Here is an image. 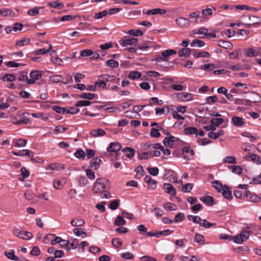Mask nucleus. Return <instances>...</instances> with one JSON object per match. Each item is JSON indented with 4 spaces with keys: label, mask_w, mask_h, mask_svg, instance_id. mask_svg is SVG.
Segmentation results:
<instances>
[{
    "label": "nucleus",
    "mask_w": 261,
    "mask_h": 261,
    "mask_svg": "<svg viewBox=\"0 0 261 261\" xmlns=\"http://www.w3.org/2000/svg\"><path fill=\"white\" fill-rule=\"evenodd\" d=\"M110 182L106 178H97L94 184L92 191L94 193L98 194L101 193L105 190L110 189Z\"/></svg>",
    "instance_id": "1"
},
{
    "label": "nucleus",
    "mask_w": 261,
    "mask_h": 261,
    "mask_svg": "<svg viewBox=\"0 0 261 261\" xmlns=\"http://www.w3.org/2000/svg\"><path fill=\"white\" fill-rule=\"evenodd\" d=\"M29 115L28 113L19 112L17 114L12 118V123L14 124L20 125L29 123V119L26 116Z\"/></svg>",
    "instance_id": "2"
},
{
    "label": "nucleus",
    "mask_w": 261,
    "mask_h": 261,
    "mask_svg": "<svg viewBox=\"0 0 261 261\" xmlns=\"http://www.w3.org/2000/svg\"><path fill=\"white\" fill-rule=\"evenodd\" d=\"M176 51L173 49H168L162 52L161 55H157L155 56V60L158 62H161L162 61H167V58L171 55L176 54Z\"/></svg>",
    "instance_id": "3"
},
{
    "label": "nucleus",
    "mask_w": 261,
    "mask_h": 261,
    "mask_svg": "<svg viewBox=\"0 0 261 261\" xmlns=\"http://www.w3.org/2000/svg\"><path fill=\"white\" fill-rule=\"evenodd\" d=\"M13 233L17 237L23 240H30L33 236L31 232L22 231L18 228L14 229Z\"/></svg>",
    "instance_id": "4"
},
{
    "label": "nucleus",
    "mask_w": 261,
    "mask_h": 261,
    "mask_svg": "<svg viewBox=\"0 0 261 261\" xmlns=\"http://www.w3.org/2000/svg\"><path fill=\"white\" fill-rule=\"evenodd\" d=\"M30 79L28 81V84H33L36 82V80H38L42 76V74L39 71H32L30 74Z\"/></svg>",
    "instance_id": "5"
},
{
    "label": "nucleus",
    "mask_w": 261,
    "mask_h": 261,
    "mask_svg": "<svg viewBox=\"0 0 261 261\" xmlns=\"http://www.w3.org/2000/svg\"><path fill=\"white\" fill-rule=\"evenodd\" d=\"M163 189L166 193L172 196L176 195V189L171 184L165 183L163 185Z\"/></svg>",
    "instance_id": "6"
},
{
    "label": "nucleus",
    "mask_w": 261,
    "mask_h": 261,
    "mask_svg": "<svg viewBox=\"0 0 261 261\" xmlns=\"http://www.w3.org/2000/svg\"><path fill=\"white\" fill-rule=\"evenodd\" d=\"M144 181L148 185V188H150L151 190L156 189L157 181L155 179H152L150 175H146Z\"/></svg>",
    "instance_id": "7"
},
{
    "label": "nucleus",
    "mask_w": 261,
    "mask_h": 261,
    "mask_svg": "<svg viewBox=\"0 0 261 261\" xmlns=\"http://www.w3.org/2000/svg\"><path fill=\"white\" fill-rule=\"evenodd\" d=\"M248 18L250 22L245 23V26L248 28H250L253 25L260 23V19L258 17L253 15H249Z\"/></svg>",
    "instance_id": "8"
},
{
    "label": "nucleus",
    "mask_w": 261,
    "mask_h": 261,
    "mask_svg": "<svg viewBox=\"0 0 261 261\" xmlns=\"http://www.w3.org/2000/svg\"><path fill=\"white\" fill-rule=\"evenodd\" d=\"M175 21L177 24L180 27H188L190 25V21L185 17H179L177 18Z\"/></svg>",
    "instance_id": "9"
},
{
    "label": "nucleus",
    "mask_w": 261,
    "mask_h": 261,
    "mask_svg": "<svg viewBox=\"0 0 261 261\" xmlns=\"http://www.w3.org/2000/svg\"><path fill=\"white\" fill-rule=\"evenodd\" d=\"M121 148L120 144L117 142H112L110 144L109 146L107 148V151L110 152H116Z\"/></svg>",
    "instance_id": "10"
},
{
    "label": "nucleus",
    "mask_w": 261,
    "mask_h": 261,
    "mask_svg": "<svg viewBox=\"0 0 261 261\" xmlns=\"http://www.w3.org/2000/svg\"><path fill=\"white\" fill-rule=\"evenodd\" d=\"M261 50L260 48L255 49L253 48H249L245 50V55L249 58L254 57L258 55V50Z\"/></svg>",
    "instance_id": "11"
},
{
    "label": "nucleus",
    "mask_w": 261,
    "mask_h": 261,
    "mask_svg": "<svg viewBox=\"0 0 261 261\" xmlns=\"http://www.w3.org/2000/svg\"><path fill=\"white\" fill-rule=\"evenodd\" d=\"M100 77L103 79L107 82H112L113 83H119L120 79L114 75H109L108 74H103L100 75Z\"/></svg>",
    "instance_id": "12"
},
{
    "label": "nucleus",
    "mask_w": 261,
    "mask_h": 261,
    "mask_svg": "<svg viewBox=\"0 0 261 261\" xmlns=\"http://www.w3.org/2000/svg\"><path fill=\"white\" fill-rule=\"evenodd\" d=\"M244 159L247 161H251L255 162L257 165L261 164L260 158L256 154H251L250 155H246L244 156Z\"/></svg>",
    "instance_id": "13"
},
{
    "label": "nucleus",
    "mask_w": 261,
    "mask_h": 261,
    "mask_svg": "<svg viewBox=\"0 0 261 261\" xmlns=\"http://www.w3.org/2000/svg\"><path fill=\"white\" fill-rule=\"evenodd\" d=\"M90 135L92 137H101L106 135L105 131L101 128H98L91 130Z\"/></svg>",
    "instance_id": "14"
},
{
    "label": "nucleus",
    "mask_w": 261,
    "mask_h": 261,
    "mask_svg": "<svg viewBox=\"0 0 261 261\" xmlns=\"http://www.w3.org/2000/svg\"><path fill=\"white\" fill-rule=\"evenodd\" d=\"M200 200L208 206H213L215 204L214 198L211 196L201 197Z\"/></svg>",
    "instance_id": "15"
},
{
    "label": "nucleus",
    "mask_w": 261,
    "mask_h": 261,
    "mask_svg": "<svg viewBox=\"0 0 261 261\" xmlns=\"http://www.w3.org/2000/svg\"><path fill=\"white\" fill-rule=\"evenodd\" d=\"M122 41L121 44L123 46L127 47V45H137L138 43V39L136 38H132L127 39H122L121 40Z\"/></svg>",
    "instance_id": "16"
},
{
    "label": "nucleus",
    "mask_w": 261,
    "mask_h": 261,
    "mask_svg": "<svg viewBox=\"0 0 261 261\" xmlns=\"http://www.w3.org/2000/svg\"><path fill=\"white\" fill-rule=\"evenodd\" d=\"M166 13V11L165 9L160 8H155L151 10H148L146 14L148 15H156L159 14H164Z\"/></svg>",
    "instance_id": "17"
},
{
    "label": "nucleus",
    "mask_w": 261,
    "mask_h": 261,
    "mask_svg": "<svg viewBox=\"0 0 261 261\" xmlns=\"http://www.w3.org/2000/svg\"><path fill=\"white\" fill-rule=\"evenodd\" d=\"M122 151L123 152H127L126 156L129 159H131L134 156L136 152L134 148L129 147H126L123 148Z\"/></svg>",
    "instance_id": "18"
},
{
    "label": "nucleus",
    "mask_w": 261,
    "mask_h": 261,
    "mask_svg": "<svg viewBox=\"0 0 261 261\" xmlns=\"http://www.w3.org/2000/svg\"><path fill=\"white\" fill-rule=\"evenodd\" d=\"M222 193L223 197L228 200H230L232 198V195L231 191L229 190L228 187L225 186L224 189H222Z\"/></svg>",
    "instance_id": "19"
},
{
    "label": "nucleus",
    "mask_w": 261,
    "mask_h": 261,
    "mask_svg": "<svg viewBox=\"0 0 261 261\" xmlns=\"http://www.w3.org/2000/svg\"><path fill=\"white\" fill-rule=\"evenodd\" d=\"M174 137L170 136L169 137H166L163 140V144L169 147H171L173 145L174 140L173 139Z\"/></svg>",
    "instance_id": "20"
},
{
    "label": "nucleus",
    "mask_w": 261,
    "mask_h": 261,
    "mask_svg": "<svg viewBox=\"0 0 261 261\" xmlns=\"http://www.w3.org/2000/svg\"><path fill=\"white\" fill-rule=\"evenodd\" d=\"M250 96L247 99V101L251 102H256L259 101V94L255 92H251L250 93Z\"/></svg>",
    "instance_id": "21"
},
{
    "label": "nucleus",
    "mask_w": 261,
    "mask_h": 261,
    "mask_svg": "<svg viewBox=\"0 0 261 261\" xmlns=\"http://www.w3.org/2000/svg\"><path fill=\"white\" fill-rule=\"evenodd\" d=\"M218 45L227 49H230L232 48V44H231L230 42L227 41H224V40H220L219 41Z\"/></svg>",
    "instance_id": "22"
},
{
    "label": "nucleus",
    "mask_w": 261,
    "mask_h": 261,
    "mask_svg": "<svg viewBox=\"0 0 261 261\" xmlns=\"http://www.w3.org/2000/svg\"><path fill=\"white\" fill-rule=\"evenodd\" d=\"M184 132L186 135H198V129L195 127H187L184 129Z\"/></svg>",
    "instance_id": "23"
},
{
    "label": "nucleus",
    "mask_w": 261,
    "mask_h": 261,
    "mask_svg": "<svg viewBox=\"0 0 261 261\" xmlns=\"http://www.w3.org/2000/svg\"><path fill=\"white\" fill-rule=\"evenodd\" d=\"M224 131L222 129L219 130L217 133H214L212 132H210L208 134V137L213 139H217L220 136L224 135Z\"/></svg>",
    "instance_id": "24"
},
{
    "label": "nucleus",
    "mask_w": 261,
    "mask_h": 261,
    "mask_svg": "<svg viewBox=\"0 0 261 261\" xmlns=\"http://www.w3.org/2000/svg\"><path fill=\"white\" fill-rule=\"evenodd\" d=\"M179 98L182 101H189L193 99V95L191 93L182 92L180 94Z\"/></svg>",
    "instance_id": "25"
},
{
    "label": "nucleus",
    "mask_w": 261,
    "mask_h": 261,
    "mask_svg": "<svg viewBox=\"0 0 261 261\" xmlns=\"http://www.w3.org/2000/svg\"><path fill=\"white\" fill-rule=\"evenodd\" d=\"M30 43L31 42L30 39L24 38L22 40H17L15 43V45L19 47H22L25 45H29Z\"/></svg>",
    "instance_id": "26"
},
{
    "label": "nucleus",
    "mask_w": 261,
    "mask_h": 261,
    "mask_svg": "<svg viewBox=\"0 0 261 261\" xmlns=\"http://www.w3.org/2000/svg\"><path fill=\"white\" fill-rule=\"evenodd\" d=\"M101 162V161L100 159H99L98 158H94L91 161V167L94 168L95 170H97L99 168Z\"/></svg>",
    "instance_id": "27"
},
{
    "label": "nucleus",
    "mask_w": 261,
    "mask_h": 261,
    "mask_svg": "<svg viewBox=\"0 0 261 261\" xmlns=\"http://www.w3.org/2000/svg\"><path fill=\"white\" fill-rule=\"evenodd\" d=\"M194 240L196 242L201 245H203L205 243L204 237L200 233H196L195 234Z\"/></svg>",
    "instance_id": "28"
},
{
    "label": "nucleus",
    "mask_w": 261,
    "mask_h": 261,
    "mask_svg": "<svg viewBox=\"0 0 261 261\" xmlns=\"http://www.w3.org/2000/svg\"><path fill=\"white\" fill-rule=\"evenodd\" d=\"M232 121L236 126H242L243 123V118L238 116H234L232 118Z\"/></svg>",
    "instance_id": "29"
},
{
    "label": "nucleus",
    "mask_w": 261,
    "mask_h": 261,
    "mask_svg": "<svg viewBox=\"0 0 261 261\" xmlns=\"http://www.w3.org/2000/svg\"><path fill=\"white\" fill-rule=\"evenodd\" d=\"M179 259L181 261H199L198 258L194 255H191L190 256L182 255L180 256Z\"/></svg>",
    "instance_id": "30"
},
{
    "label": "nucleus",
    "mask_w": 261,
    "mask_h": 261,
    "mask_svg": "<svg viewBox=\"0 0 261 261\" xmlns=\"http://www.w3.org/2000/svg\"><path fill=\"white\" fill-rule=\"evenodd\" d=\"M74 233L77 237L82 236L83 238L87 237V233L84 231L82 228H77L73 229Z\"/></svg>",
    "instance_id": "31"
},
{
    "label": "nucleus",
    "mask_w": 261,
    "mask_h": 261,
    "mask_svg": "<svg viewBox=\"0 0 261 261\" xmlns=\"http://www.w3.org/2000/svg\"><path fill=\"white\" fill-rule=\"evenodd\" d=\"M191 53V49L189 48H184L181 49L178 51L179 57H187L190 55Z\"/></svg>",
    "instance_id": "32"
},
{
    "label": "nucleus",
    "mask_w": 261,
    "mask_h": 261,
    "mask_svg": "<svg viewBox=\"0 0 261 261\" xmlns=\"http://www.w3.org/2000/svg\"><path fill=\"white\" fill-rule=\"evenodd\" d=\"M126 223L125 220L123 219V216H118L115 220L114 223L117 226H122Z\"/></svg>",
    "instance_id": "33"
},
{
    "label": "nucleus",
    "mask_w": 261,
    "mask_h": 261,
    "mask_svg": "<svg viewBox=\"0 0 261 261\" xmlns=\"http://www.w3.org/2000/svg\"><path fill=\"white\" fill-rule=\"evenodd\" d=\"M229 168L230 169L233 173L237 174H241L242 172V168L238 165L230 166Z\"/></svg>",
    "instance_id": "34"
},
{
    "label": "nucleus",
    "mask_w": 261,
    "mask_h": 261,
    "mask_svg": "<svg viewBox=\"0 0 261 261\" xmlns=\"http://www.w3.org/2000/svg\"><path fill=\"white\" fill-rule=\"evenodd\" d=\"M72 226H82L85 223L83 220L81 219H77L76 220L72 219L70 222Z\"/></svg>",
    "instance_id": "35"
},
{
    "label": "nucleus",
    "mask_w": 261,
    "mask_h": 261,
    "mask_svg": "<svg viewBox=\"0 0 261 261\" xmlns=\"http://www.w3.org/2000/svg\"><path fill=\"white\" fill-rule=\"evenodd\" d=\"M141 74L137 71H132L128 74V77L131 80L138 79L141 77Z\"/></svg>",
    "instance_id": "36"
},
{
    "label": "nucleus",
    "mask_w": 261,
    "mask_h": 261,
    "mask_svg": "<svg viewBox=\"0 0 261 261\" xmlns=\"http://www.w3.org/2000/svg\"><path fill=\"white\" fill-rule=\"evenodd\" d=\"M48 5L54 8H58L59 9L63 8L64 5L62 3H59V1H54L48 3Z\"/></svg>",
    "instance_id": "37"
},
{
    "label": "nucleus",
    "mask_w": 261,
    "mask_h": 261,
    "mask_svg": "<svg viewBox=\"0 0 261 261\" xmlns=\"http://www.w3.org/2000/svg\"><path fill=\"white\" fill-rule=\"evenodd\" d=\"M204 42L203 41L196 39H194L191 43L190 45L192 47L196 46L198 47H202L204 45Z\"/></svg>",
    "instance_id": "38"
},
{
    "label": "nucleus",
    "mask_w": 261,
    "mask_h": 261,
    "mask_svg": "<svg viewBox=\"0 0 261 261\" xmlns=\"http://www.w3.org/2000/svg\"><path fill=\"white\" fill-rule=\"evenodd\" d=\"M128 34L130 35L138 37V36H142L143 34V33L142 32V31L141 30H140L139 29H137V30L132 29V30H129Z\"/></svg>",
    "instance_id": "39"
},
{
    "label": "nucleus",
    "mask_w": 261,
    "mask_h": 261,
    "mask_svg": "<svg viewBox=\"0 0 261 261\" xmlns=\"http://www.w3.org/2000/svg\"><path fill=\"white\" fill-rule=\"evenodd\" d=\"M212 184L213 187L219 192H221L222 191V189H224V188H223L222 185L218 180L213 181Z\"/></svg>",
    "instance_id": "40"
},
{
    "label": "nucleus",
    "mask_w": 261,
    "mask_h": 261,
    "mask_svg": "<svg viewBox=\"0 0 261 261\" xmlns=\"http://www.w3.org/2000/svg\"><path fill=\"white\" fill-rule=\"evenodd\" d=\"M96 87H102L105 88L107 84H106V81L104 80L103 79H101L100 77V76L98 77V80L96 81L95 83Z\"/></svg>",
    "instance_id": "41"
},
{
    "label": "nucleus",
    "mask_w": 261,
    "mask_h": 261,
    "mask_svg": "<svg viewBox=\"0 0 261 261\" xmlns=\"http://www.w3.org/2000/svg\"><path fill=\"white\" fill-rule=\"evenodd\" d=\"M106 64L108 66H110L112 68H117L119 66L118 62L113 60H109L107 61Z\"/></svg>",
    "instance_id": "42"
},
{
    "label": "nucleus",
    "mask_w": 261,
    "mask_h": 261,
    "mask_svg": "<svg viewBox=\"0 0 261 261\" xmlns=\"http://www.w3.org/2000/svg\"><path fill=\"white\" fill-rule=\"evenodd\" d=\"M27 140L23 139H19L16 141L14 146L17 147H24L27 144Z\"/></svg>",
    "instance_id": "43"
},
{
    "label": "nucleus",
    "mask_w": 261,
    "mask_h": 261,
    "mask_svg": "<svg viewBox=\"0 0 261 261\" xmlns=\"http://www.w3.org/2000/svg\"><path fill=\"white\" fill-rule=\"evenodd\" d=\"M147 170L149 173L153 176H156L159 172V170L157 167H148Z\"/></svg>",
    "instance_id": "44"
},
{
    "label": "nucleus",
    "mask_w": 261,
    "mask_h": 261,
    "mask_svg": "<svg viewBox=\"0 0 261 261\" xmlns=\"http://www.w3.org/2000/svg\"><path fill=\"white\" fill-rule=\"evenodd\" d=\"M251 233H252V231L250 230H243V231H242V232L240 233V235H241L242 238L243 239V242L244 241L247 240L249 238V237Z\"/></svg>",
    "instance_id": "45"
},
{
    "label": "nucleus",
    "mask_w": 261,
    "mask_h": 261,
    "mask_svg": "<svg viewBox=\"0 0 261 261\" xmlns=\"http://www.w3.org/2000/svg\"><path fill=\"white\" fill-rule=\"evenodd\" d=\"M224 122V119L223 118H213L211 120V123L214 125L215 127L218 126Z\"/></svg>",
    "instance_id": "46"
},
{
    "label": "nucleus",
    "mask_w": 261,
    "mask_h": 261,
    "mask_svg": "<svg viewBox=\"0 0 261 261\" xmlns=\"http://www.w3.org/2000/svg\"><path fill=\"white\" fill-rule=\"evenodd\" d=\"M80 97L83 99L91 100L94 98V94L91 93H83L80 95Z\"/></svg>",
    "instance_id": "47"
},
{
    "label": "nucleus",
    "mask_w": 261,
    "mask_h": 261,
    "mask_svg": "<svg viewBox=\"0 0 261 261\" xmlns=\"http://www.w3.org/2000/svg\"><path fill=\"white\" fill-rule=\"evenodd\" d=\"M21 175L22 176V178H19L21 181H23L25 178L28 177L30 175V172L25 168L22 167L21 168Z\"/></svg>",
    "instance_id": "48"
},
{
    "label": "nucleus",
    "mask_w": 261,
    "mask_h": 261,
    "mask_svg": "<svg viewBox=\"0 0 261 261\" xmlns=\"http://www.w3.org/2000/svg\"><path fill=\"white\" fill-rule=\"evenodd\" d=\"M12 13V10L8 8H3L0 9V15L7 16L8 15H11Z\"/></svg>",
    "instance_id": "49"
},
{
    "label": "nucleus",
    "mask_w": 261,
    "mask_h": 261,
    "mask_svg": "<svg viewBox=\"0 0 261 261\" xmlns=\"http://www.w3.org/2000/svg\"><path fill=\"white\" fill-rule=\"evenodd\" d=\"M185 218V215L182 213H178L175 216L174 221L176 223L182 221Z\"/></svg>",
    "instance_id": "50"
},
{
    "label": "nucleus",
    "mask_w": 261,
    "mask_h": 261,
    "mask_svg": "<svg viewBox=\"0 0 261 261\" xmlns=\"http://www.w3.org/2000/svg\"><path fill=\"white\" fill-rule=\"evenodd\" d=\"M74 155L76 158H82L84 159L85 158L86 154L82 149H78L75 153Z\"/></svg>",
    "instance_id": "51"
},
{
    "label": "nucleus",
    "mask_w": 261,
    "mask_h": 261,
    "mask_svg": "<svg viewBox=\"0 0 261 261\" xmlns=\"http://www.w3.org/2000/svg\"><path fill=\"white\" fill-rule=\"evenodd\" d=\"M210 56V54L207 51H201L199 52L198 54H195L194 55V57L196 58L203 57V58H209Z\"/></svg>",
    "instance_id": "52"
},
{
    "label": "nucleus",
    "mask_w": 261,
    "mask_h": 261,
    "mask_svg": "<svg viewBox=\"0 0 261 261\" xmlns=\"http://www.w3.org/2000/svg\"><path fill=\"white\" fill-rule=\"evenodd\" d=\"M93 52L91 49H87L81 51V56L82 57H89L93 55Z\"/></svg>",
    "instance_id": "53"
},
{
    "label": "nucleus",
    "mask_w": 261,
    "mask_h": 261,
    "mask_svg": "<svg viewBox=\"0 0 261 261\" xmlns=\"http://www.w3.org/2000/svg\"><path fill=\"white\" fill-rule=\"evenodd\" d=\"M90 104L91 101L89 100H81L77 101L75 103V106L76 107H84L89 106Z\"/></svg>",
    "instance_id": "54"
},
{
    "label": "nucleus",
    "mask_w": 261,
    "mask_h": 261,
    "mask_svg": "<svg viewBox=\"0 0 261 261\" xmlns=\"http://www.w3.org/2000/svg\"><path fill=\"white\" fill-rule=\"evenodd\" d=\"M119 204V201L118 200H114L112 201L109 204V207L112 210H116Z\"/></svg>",
    "instance_id": "55"
},
{
    "label": "nucleus",
    "mask_w": 261,
    "mask_h": 261,
    "mask_svg": "<svg viewBox=\"0 0 261 261\" xmlns=\"http://www.w3.org/2000/svg\"><path fill=\"white\" fill-rule=\"evenodd\" d=\"M69 241H70L69 245H70L73 249L76 248L79 245V241L77 239H70L69 240Z\"/></svg>",
    "instance_id": "56"
},
{
    "label": "nucleus",
    "mask_w": 261,
    "mask_h": 261,
    "mask_svg": "<svg viewBox=\"0 0 261 261\" xmlns=\"http://www.w3.org/2000/svg\"><path fill=\"white\" fill-rule=\"evenodd\" d=\"M215 68V66L213 64H206L201 66L200 68L202 70H212Z\"/></svg>",
    "instance_id": "57"
},
{
    "label": "nucleus",
    "mask_w": 261,
    "mask_h": 261,
    "mask_svg": "<svg viewBox=\"0 0 261 261\" xmlns=\"http://www.w3.org/2000/svg\"><path fill=\"white\" fill-rule=\"evenodd\" d=\"M175 205L171 202H166L163 204V207L167 211H174L175 208H173V206Z\"/></svg>",
    "instance_id": "58"
},
{
    "label": "nucleus",
    "mask_w": 261,
    "mask_h": 261,
    "mask_svg": "<svg viewBox=\"0 0 261 261\" xmlns=\"http://www.w3.org/2000/svg\"><path fill=\"white\" fill-rule=\"evenodd\" d=\"M106 202L102 201L100 203H97L95 207L97 208L100 212H104L106 210L105 205L106 204Z\"/></svg>",
    "instance_id": "59"
},
{
    "label": "nucleus",
    "mask_w": 261,
    "mask_h": 261,
    "mask_svg": "<svg viewBox=\"0 0 261 261\" xmlns=\"http://www.w3.org/2000/svg\"><path fill=\"white\" fill-rule=\"evenodd\" d=\"M112 243L115 248H119L121 245L122 242L118 238L113 239L112 240Z\"/></svg>",
    "instance_id": "60"
},
{
    "label": "nucleus",
    "mask_w": 261,
    "mask_h": 261,
    "mask_svg": "<svg viewBox=\"0 0 261 261\" xmlns=\"http://www.w3.org/2000/svg\"><path fill=\"white\" fill-rule=\"evenodd\" d=\"M224 163L229 164H235L236 163V158L233 156H228L223 159Z\"/></svg>",
    "instance_id": "61"
},
{
    "label": "nucleus",
    "mask_w": 261,
    "mask_h": 261,
    "mask_svg": "<svg viewBox=\"0 0 261 261\" xmlns=\"http://www.w3.org/2000/svg\"><path fill=\"white\" fill-rule=\"evenodd\" d=\"M108 14L107 10H103L101 12L97 13L95 14L94 18L96 19H101L104 16H106Z\"/></svg>",
    "instance_id": "62"
},
{
    "label": "nucleus",
    "mask_w": 261,
    "mask_h": 261,
    "mask_svg": "<svg viewBox=\"0 0 261 261\" xmlns=\"http://www.w3.org/2000/svg\"><path fill=\"white\" fill-rule=\"evenodd\" d=\"M232 239L234 242L237 244H241L243 242V239L242 238L240 234L233 236Z\"/></svg>",
    "instance_id": "63"
},
{
    "label": "nucleus",
    "mask_w": 261,
    "mask_h": 261,
    "mask_svg": "<svg viewBox=\"0 0 261 261\" xmlns=\"http://www.w3.org/2000/svg\"><path fill=\"white\" fill-rule=\"evenodd\" d=\"M3 79L4 81L12 82L15 80V77L12 74H7L3 76Z\"/></svg>",
    "instance_id": "64"
}]
</instances>
